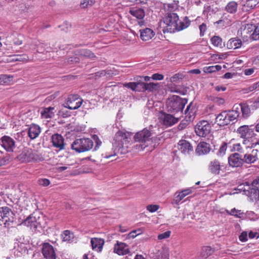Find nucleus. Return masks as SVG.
I'll list each match as a JSON object with an SVG mask.
<instances>
[{"label":"nucleus","instance_id":"1","mask_svg":"<svg viewBox=\"0 0 259 259\" xmlns=\"http://www.w3.org/2000/svg\"><path fill=\"white\" fill-rule=\"evenodd\" d=\"M131 140V134L130 132L118 131L114 137L112 150L103 154L104 157L108 159L118 154H126L128 151V144Z\"/></svg>","mask_w":259,"mask_h":259},{"label":"nucleus","instance_id":"2","mask_svg":"<svg viewBox=\"0 0 259 259\" xmlns=\"http://www.w3.org/2000/svg\"><path fill=\"white\" fill-rule=\"evenodd\" d=\"M187 103V99L178 96H174L166 102L167 110L174 114L180 113L182 115L183 114V109Z\"/></svg>","mask_w":259,"mask_h":259},{"label":"nucleus","instance_id":"3","mask_svg":"<svg viewBox=\"0 0 259 259\" xmlns=\"http://www.w3.org/2000/svg\"><path fill=\"white\" fill-rule=\"evenodd\" d=\"M17 158L20 162L24 163L36 162L42 160V157L35 150L27 147L23 149Z\"/></svg>","mask_w":259,"mask_h":259},{"label":"nucleus","instance_id":"4","mask_svg":"<svg viewBox=\"0 0 259 259\" xmlns=\"http://www.w3.org/2000/svg\"><path fill=\"white\" fill-rule=\"evenodd\" d=\"M179 20V16L176 13H166L163 18V22L165 25V26L163 29V33H174L177 31L178 22Z\"/></svg>","mask_w":259,"mask_h":259},{"label":"nucleus","instance_id":"5","mask_svg":"<svg viewBox=\"0 0 259 259\" xmlns=\"http://www.w3.org/2000/svg\"><path fill=\"white\" fill-rule=\"evenodd\" d=\"M239 116L238 111L233 110L224 111L219 113L216 117L215 123L220 126L229 124L231 121L236 119Z\"/></svg>","mask_w":259,"mask_h":259},{"label":"nucleus","instance_id":"6","mask_svg":"<svg viewBox=\"0 0 259 259\" xmlns=\"http://www.w3.org/2000/svg\"><path fill=\"white\" fill-rule=\"evenodd\" d=\"M94 146L93 141L90 138L76 139L71 144V148L77 153H82L91 150Z\"/></svg>","mask_w":259,"mask_h":259},{"label":"nucleus","instance_id":"7","mask_svg":"<svg viewBox=\"0 0 259 259\" xmlns=\"http://www.w3.org/2000/svg\"><path fill=\"white\" fill-rule=\"evenodd\" d=\"M152 139V133L147 128L138 132L134 136L135 141L141 143L142 150H144L148 146V143Z\"/></svg>","mask_w":259,"mask_h":259},{"label":"nucleus","instance_id":"8","mask_svg":"<svg viewBox=\"0 0 259 259\" xmlns=\"http://www.w3.org/2000/svg\"><path fill=\"white\" fill-rule=\"evenodd\" d=\"M226 168V163L216 158L211 160L208 165L209 172L214 176L219 175L220 174L224 172Z\"/></svg>","mask_w":259,"mask_h":259},{"label":"nucleus","instance_id":"9","mask_svg":"<svg viewBox=\"0 0 259 259\" xmlns=\"http://www.w3.org/2000/svg\"><path fill=\"white\" fill-rule=\"evenodd\" d=\"M14 213L11 208L7 206L0 207V225L9 226L13 222Z\"/></svg>","mask_w":259,"mask_h":259},{"label":"nucleus","instance_id":"10","mask_svg":"<svg viewBox=\"0 0 259 259\" xmlns=\"http://www.w3.org/2000/svg\"><path fill=\"white\" fill-rule=\"evenodd\" d=\"M194 130L197 136L205 138L210 133L211 126L208 121L203 120L197 123Z\"/></svg>","mask_w":259,"mask_h":259},{"label":"nucleus","instance_id":"11","mask_svg":"<svg viewBox=\"0 0 259 259\" xmlns=\"http://www.w3.org/2000/svg\"><path fill=\"white\" fill-rule=\"evenodd\" d=\"M82 103V100L78 95H71L68 96L65 107L71 110H75L80 107Z\"/></svg>","mask_w":259,"mask_h":259},{"label":"nucleus","instance_id":"12","mask_svg":"<svg viewBox=\"0 0 259 259\" xmlns=\"http://www.w3.org/2000/svg\"><path fill=\"white\" fill-rule=\"evenodd\" d=\"M0 144L7 152H13L15 148V142L13 139L8 136H4L0 139Z\"/></svg>","mask_w":259,"mask_h":259},{"label":"nucleus","instance_id":"13","mask_svg":"<svg viewBox=\"0 0 259 259\" xmlns=\"http://www.w3.org/2000/svg\"><path fill=\"white\" fill-rule=\"evenodd\" d=\"M178 150L185 155H189L193 152L194 149L191 143L185 140H181L178 143Z\"/></svg>","mask_w":259,"mask_h":259},{"label":"nucleus","instance_id":"14","mask_svg":"<svg viewBox=\"0 0 259 259\" xmlns=\"http://www.w3.org/2000/svg\"><path fill=\"white\" fill-rule=\"evenodd\" d=\"M41 252L46 259H56V254L54 248L49 243H43Z\"/></svg>","mask_w":259,"mask_h":259},{"label":"nucleus","instance_id":"15","mask_svg":"<svg viewBox=\"0 0 259 259\" xmlns=\"http://www.w3.org/2000/svg\"><path fill=\"white\" fill-rule=\"evenodd\" d=\"M161 123L166 127L171 126L177 123L179 118L174 117L173 115L163 112L160 118Z\"/></svg>","mask_w":259,"mask_h":259},{"label":"nucleus","instance_id":"16","mask_svg":"<svg viewBox=\"0 0 259 259\" xmlns=\"http://www.w3.org/2000/svg\"><path fill=\"white\" fill-rule=\"evenodd\" d=\"M230 166L232 167H238L241 166L244 162L242 156L238 153L231 154L228 159Z\"/></svg>","mask_w":259,"mask_h":259},{"label":"nucleus","instance_id":"17","mask_svg":"<svg viewBox=\"0 0 259 259\" xmlns=\"http://www.w3.org/2000/svg\"><path fill=\"white\" fill-rule=\"evenodd\" d=\"M114 252L119 255H124L128 253L130 250L126 243L117 241L114 246Z\"/></svg>","mask_w":259,"mask_h":259},{"label":"nucleus","instance_id":"18","mask_svg":"<svg viewBox=\"0 0 259 259\" xmlns=\"http://www.w3.org/2000/svg\"><path fill=\"white\" fill-rule=\"evenodd\" d=\"M52 142L53 146L59 150L65 149L64 139L62 135L58 134L53 135L52 137Z\"/></svg>","mask_w":259,"mask_h":259},{"label":"nucleus","instance_id":"19","mask_svg":"<svg viewBox=\"0 0 259 259\" xmlns=\"http://www.w3.org/2000/svg\"><path fill=\"white\" fill-rule=\"evenodd\" d=\"M40 222L36 216L33 214L30 215L26 219H25L22 223V225L29 227L31 229L35 230Z\"/></svg>","mask_w":259,"mask_h":259},{"label":"nucleus","instance_id":"20","mask_svg":"<svg viewBox=\"0 0 259 259\" xmlns=\"http://www.w3.org/2000/svg\"><path fill=\"white\" fill-rule=\"evenodd\" d=\"M211 149L209 144L205 142H201L197 145L195 151L198 155H202L209 153Z\"/></svg>","mask_w":259,"mask_h":259},{"label":"nucleus","instance_id":"21","mask_svg":"<svg viewBox=\"0 0 259 259\" xmlns=\"http://www.w3.org/2000/svg\"><path fill=\"white\" fill-rule=\"evenodd\" d=\"M238 134L240 135V137L244 139L243 144H245L246 139L249 138L251 136L252 131L249 128L248 125H242L240 126L237 130Z\"/></svg>","mask_w":259,"mask_h":259},{"label":"nucleus","instance_id":"22","mask_svg":"<svg viewBox=\"0 0 259 259\" xmlns=\"http://www.w3.org/2000/svg\"><path fill=\"white\" fill-rule=\"evenodd\" d=\"M104 243V240L102 238L95 237L92 238L91 240L93 250L97 252H101L102 251Z\"/></svg>","mask_w":259,"mask_h":259},{"label":"nucleus","instance_id":"23","mask_svg":"<svg viewBox=\"0 0 259 259\" xmlns=\"http://www.w3.org/2000/svg\"><path fill=\"white\" fill-rule=\"evenodd\" d=\"M196 110L195 107L192 106V102L190 103L185 111V118L187 121H191L195 118Z\"/></svg>","mask_w":259,"mask_h":259},{"label":"nucleus","instance_id":"24","mask_svg":"<svg viewBox=\"0 0 259 259\" xmlns=\"http://www.w3.org/2000/svg\"><path fill=\"white\" fill-rule=\"evenodd\" d=\"M145 10L143 8H131L129 13L133 16L137 18L138 19L142 20L145 16Z\"/></svg>","mask_w":259,"mask_h":259},{"label":"nucleus","instance_id":"25","mask_svg":"<svg viewBox=\"0 0 259 259\" xmlns=\"http://www.w3.org/2000/svg\"><path fill=\"white\" fill-rule=\"evenodd\" d=\"M40 131V128L38 125L32 124L28 129V136L31 139H35L39 136Z\"/></svg>","mask_w":259,"mask_h":259},{"label":"nucleus","instance_id":"26","mask_svg":"<svg viewBox=\"0 0 259 259\" xmlns=\"http://www.w3.org/2000/svg\"><path fill=\"white\" fill-rule=\"evenodd\" d=\"M140 37L143 41H147L151 39L155 35L154 31L149 28L140 29Z\"/></svg>","mask_w":259,"mask_h":259},{"label":"nucleus","instance_id":"27","mask_svg":"<svg viewBox=\"0 0 259 259\" xmlns=\"http://www.w3.org/2000/svg\"><path fill=\"white\" fill-rule=\"evenodd\" d=\"M257 150H253L250 153H246L244 156L243 160L246 163H254L257 160Z\"/></svg>","mask_w":259,"mask_h":259},{"label":"nucleus","instance_id":"28","mask_svg":"<svg viewBox=\"0 0 259 259\" xmlns=\"http://www.w3.org/2000/svg\"><path fill=\"white\" fill-rule=\"evenodd\" d=\"M242 45V41L240 39L235 37L232 38L227 43V47L229 49H236L240 48Z\"/></svg>","mask_w":259,"mask_h":259},{"label":"nucleus","instance_id":"29","mask_svg":"<svg viewBox=\"0 0 259 259\" xmlns=\"http://www.w3.org/2000/svg\"><path fill=\"white\" fill-rule=\"evenodd\" d=\"M14 76L10 75L2 74L0 75V84L10 85L14 83Z\"/></svg>","mask_w":259,"mask_h":259},{"label":"nucleus","instance_id":"30","mask_svg":"<svg viewBox=\"0 0 259 259\" xmlns=\"http://www.w3.org/2000/svg\"><path fill=\"white\" fill-rule=\"evenodd\" d=\"M259 3V0H246L242 5V9L245 11H249L254 9Z\"/></svg>","mask_w":259,"mask_h":259},{"label":"nucleus","instance_id":"31","mask_svg":"<svg viewBox=\"0 0 259 259\" xmlns=\"http://www.w3.org/2000/svg\"><path fill=\"white\" fill-rule=\"evenodd\" d=\"M191 23V21L187 16L184 17L179 23L178 22L177 31H179L188 27Z\"/></svg>","mask_w":259,"mask_h":259},{"label":"nucleus","instance_id":"32","mask_svg":"<svg viewBox=\"0 0 259 259\" xmlns=\"http://www.w3.org/2000/svg\"><path fill=\"white\" fill-rule=\"evenodd\" d=\"M54 110V107H52L44 108L41 111V118L44 119L51 118L54 116V113L53 112Z\"/></svg>","mask_w":259,"mask_h":259},{"label":"nucleus","instance_id":"33","mask_svg":"<svg viewBox=\"0 0 259 259\" xmlns=\"http://www.w3.org/2000/svg\"><path fill=\"white\" fill-rule=\"evenodd\" d=\"M76 53L77 55L81 56L84 57L86 58H88L92 60H94V59L96 58V56L94 55L93 53H92L90 50L87 49H80L76 51Z\"/></svg>","mask_w":259,"mask_h":259},{"label":"nucleus","instance_id":"34","mask_svg":"<svg viewBox=\"0 0 259 259\" xmlns=\"http://www.w3.org/2000/svg\"><path fill=\"white\" fill-rule=\"evenodd\" d=\"M238 5V3L235 1L230 2L226 6L225 10L228 13L234 14L237 11Z\"/></svg>","mask_w":259,"mask_h":259},{"label":"nucleus","instance_id":"35","mask_svg":"<svg viewBox=\"0 0 259 259\" xmlns=\"http://www.w3.org/2000/svg\"><path fill=\"white\" fill-rule=\"evenodd\" d=\"M192 191L190 189H186L181 191L179 194L175 198L174 201L177 204H179L180 202L186 196L191 194Z\"/></svg>","mask_w":259,"mask_h":259},{"label":"nucleus","instance_id":"36","mask_svg":"<svg viewBox=\"0 0 259 259\" xmlns=\"http://www.w3.org/2000/svg\"><path fill=\"white\" fill-rule=\"evenodd\" d=\"M214 252V249L210 246H203L201 249V255L204 258H207Z\"/></svg>","mask_w":259,"mask_h":259},{"label":"nucleus","instance_id":"37","mask_svg":"<svg viewBox=\"0 0 259 259\" xmlns=\"http://www.w3.org/2000/svg\"><path fill=\"white\" fill-rule=\"evenodd\" d=\"M118 74V71H113L111 70H102L96 73V76H105L107 77H111L113 76L116 75Z\"/></svg>","mask_w":259,"mask_h":259},{"label":"nucleus","instance_id":"38","mask_svg":"<svg viewBox=\"0 0 259 259\" xmlns=\"http://www.w3.org/2000/svg\"><path fill=\"white\" fill-rule=\"evenodd\" d=\"M242 115L244 118H247L250 115L251 111L249 105L247 103H240Z\"/></svg>","mask_w":259,"mask_h":259},{"label":"nucleus","instance_id":"39","mask_svg":"<svg viewBox=\"0 0 259 259\" xmlns=\"http://www.w3.org/2000/svg\"><path fill=\"white\" fill-rule=\"evenodd\" d=\"M61 237L63 241L69 242L73 239L74 236L72 232L69 230H66L62 232Z\"/></svg>","mask_w":259,"mask_h":259},{"label":"nucleus","instance_id":"40","mask_svg":"<svg viewBox=\"0 0 259 259\" xmlns=\"http://www.w3.org/2000/svg\"><path fill=\"white\" fill-rule=\"evenodd\" d=\"M225 211L228 214L234 216L236 218H241L244 215V213L243 212H241L240 210L236 209L235 208H234L230 210L226 209Z\"/></svg>","mask_w":259,"mask_h":259},{"label":"nucleus","instance_id":"41","mask_svg":"<svg viewBox=\"0 0 259 259\" xmlns=\"http://www.w3.org/2000/svg\"><path fill=\"white\" fill-rule=\"evenodd\" d=\"M141 84L143 85L144 90L152 92L153 91L156 90L158 84L155 83L154 82H143Z\"/></svg>","mask_w":259,"mask_h":259},{"label":"nucleus","instance_id":"42","mask_svg":"<svg viewBox=\"0 0 259 259\" xmlns=\"http://www.w3.org/2000/svg\"><path fill=\"white\" fill-rule=\"evenodd\" d=\"M211 44L215 47H220L222 48L225 46L223 43L222 39L219 36H213L210 39Z\"/></svg>","mask_w":259,"mask_h":259},{"label":"nucleus","instance_id":"43","mask_svg":"<svg viewBox=\"0 0 259 259\" xmlns=\"http://www.w3.org/2000/svg\"><path fill=\"white\" fill-rule=\"evenodd\" d=\"M185 77V75L182 73L174 74L170 78V81L173 83H179Z\"/></svg>","mask_w":259,"mask_h":259},{"label":"nucleus","instance_id":"44","mask_svg":"<svg viewBox=\"0 0 259 259\" xmlns=\"http://www.w3.org/2000/svg\"><path fill=\"white\" fill-rule=\"evenodd\" d=\"M137 4H141L143 6V8L148 11L150 7V5L152 4L151 1L150 0H132Z\"/></svg>","mask_w":259,"mask_h":259},{"label":"nucleus","instance_id":"45","mask_svg":"<svg viewBox=\"0 0 259 259\" xmlns=\"http://www.w3.org/2000/svg\"><path fill=\"white\" fill-rule=\"evenodd\" d=\"M154 259H168V255L166 251L162 248L158 251Z\"/></svg>","mask_w":259,"mask_h":259},{"label":"nucleus","instance_id":"46","mask_svg":"<svg viewBox=\"0 0 259 259\" xmlns=\"http://www.w3.org/2000/svg\"><path fill=\"white\" fill-rule=\"evenodd\" d=\"M79 58L75 56H72L68 58L65 59L64 63L70 65L78 63L79 62Z\"/></svg>","mask_w":259,"mask_h":259},{"label":"nucleus","instance_id":"47","mask_svg":"<svg viewBox=\"0 0 259 259\" xmlns=\"http://www.w3.org/2000/svg\"><path fill=\"white\" fill-rule=\"evenodd\" d=\"M140 83L139 82H126L123 84V86L124 87H126L127 88L131 89L132 91H137V87Z\"/></svg>","mask_w":259,"mask_h":259},{"label":"nucleus","instance_id":"48","mask_svg":"<svg viewBox=\"0 0 259 259\" xmlns=\"http://www.w3.org/2000/svg\"><path fill=\"white\" fill-rule=\"evenodd\" d=\"M250 37L255 40L259 39V24L255 26L253 32L250 34Z\"/></svg>","mask_w":259,"mask_h":259},{"label":"nucleus","instance_id":"49","mask_svg":"<svg viewBox=\"0 0 259 259\" xmlns=\"http://www.w3.org/2000/svg\"><path fill=\"white\" fill-rule=\"evenodd\" d=\"M95 2V0H81L80 6L82 8H85L89 6H92Z\"/></svg>","mask_w":259,"mask_h":259},{"label":"nucleus","instance_id":"50","mask_svg":"<svg viewBox=\"0 0 259 259\" xmlns=\"http://www.w3.org/2000/svg\"><path fill=\"white\" fill-rule=\"evenodd\" d=\"M227 149V144L226 142H223L221 145L218 153V155L223 156L225 154Z\"/></svg>","mask_w":259,"mask_h":259},{"label":"nucleus","instance_id":"51","mask_svg":"<svg viewBox=\"0 0 259 259\" xmlns=\"http://www.w3.org/2000/svg\"><path fill=\"white\" fill-rule=\"evenodd\" d=\"M221 69V66H209L208 67H205L204 69V71L206 72L211 73L214 72L215 70H219Z\"/></svg>","mask_w":259,"mask_h":259},{"label":"nucleus","instance_id":"52","mask_svg":"<svg viewBox=\"0 0 259 259\" xmlns=\"http://www.w3.org/2000/svg\"><path fill=\"white\" fill-rule=\"evenodd\" d=\"M252 189L256 193L258 191L259 193V177L255 179L251 183Z\"/></svg>","mask_w":259,"mask_h":259},{"label":"nucleus","instance_id":"53","mask_svg":"<svg viewBox=\"0 0 259 259\" xmlns=\"http://www.w3.org/2000/svg\"><path fill=\"white\" fill-rule=\"evenodd\" d=\"M71 27V25L67 22H65L62 25L58 26V27L61 28V30L64 32H67L69 31Z\"/></svg>","mask_w":259,"mask_h":259},{"label":"nucleus","instance_id":"54","mask_svg":"<svg viewBox=\"0 0 259 259\" xmlns=\"http://www.w3.org/2000/svg\"><path fill=\"white\" fill-rule=\"evenodd\" d=\"M159 208V206L156 204H150L146 206V209L150 212L156 211Z\"/></svg>","mask_w":259,"mask_h":259},{"label":"nucleus","instance_id":"55","mask_svg":"<svg viewBox=\"0 0 259 259\" xmlns=\"http://www.w3.org/2000/svg\"><path fill=\"white\" fill-rule=\"evenodd\" d=\"M38 184L40 186H42L44 187H47L50 184V181L48 179H39L38 180Z\"/></svg>","mask_w":259,"mask_h":259},{"label":"nucleus","instance_id":"56","mask_svg":"<svg viewBox=\"0 0 259 259\" xmlns=\"http://www.w3.org/2000/svg\"><path fill=\"white\" fill-rule=\"evenodd\" d=\"M170 234L171 232L170 231H167L164 233L159 234L157 236V238L159 240L167 239L169 237Z\"/></svg>","mask_w":259,"mask_h":259},{"label":"nucleus","instance_id":"57","mask_svg":"<svg viewBox=\"0 0 259 259\" xmlns=\"http://www.w3.org/2000/svg\"><path fill=\"white\" fill-rule=\"evenodd\" d=\"M140 234H141V231L140 230H134L128 234L127 238L128 239L134 238Z\"/></svg>","mask_w":259,"mask_h":259},{"label":"nucleus","instance_id":"58","mask_svg":"<svg viewBox=\"0 0 259 259\" xmlns=\"http://www.w3.org/2000/svg\"><path fill=\"white\" fill-rule=\"evenodd\" d=\"M233 151L242 153L243 148L240 143H235L233 144V149L232 150V151Z\"/></svg>","mask_w":259,"mask_h":259},{"label":"nucleus","instance_id":"59","mask_svg":"<svg viewBox=\"0 0 259 259\" xmlns=\"http://www.w3.org/2000/svg\"><path fill=\"white\" fill-rule=\"evenodd\" d=\"M28 57L25 55H23L22 56H17L15 57V58L13 59V60H15L16 61L23 62H25V61H26Z\"/></svg>","mask_w":259,"mask_h":259},{"label":"nucleus","instance_id":"60","mask_svg":"<svg viewBox=\"0 0 259 259\" xmlns=\"http://www.w3.org/2000/svg\"><path fill=\"white\" fill-rule=\"evenodd\" d=\"M213 102L219 105H221L225 103V100L224 98H222L215 97L213 99Z\"/></svg>","mask_w":259,"mask_h":259},{"label":"nucleus","instance_id":"61","mask_svg":"<svg viewBox=\"0 0 259 259\" xmlns=\"http://www.w3.org/2000/svg\"><path fill=\"white\" fill-rule=\"evenodd\" d=\"M94 139L95 140L96 143V145L95 147V150H97L100 147V146H101L102 142L97 135L94 136Z\"/></svg>","mask_w":259,"mask_h":259},{"label":"nucleus","instance_id":"62","mask_svg":"<svg viewBox=\"0 0 259 259\" xmlns=\"http://www.w3.org/2000/svg\"><path fill=\"white\" fill-rule=\"evenodd\" d=\"M207 29L206 25L205 23H202L199 26L200 29V36H203L205 32L206 31Z\"/></svg>","mask_w":259,"mask_h":259},{"label":"nucleus","instance_id":"63","mask_svg":"<svg viewBox=\"0 0 259 259\" xmlns=\"http://www.w3.org/2000/svg\"><path fill=\"white\" fill-rule=\"evenodd\" d=\"M239 240L242 242H245L247 240V232H243L239 236Z\"/></svg>","mask_w":259,"mask_h":259},{"label":"nucleus","instance_id":"64","mask_svg":"<svg viewBox=\"0 0 259 259\" xmlns=\"http://www.w3.org/2000/svg\"><path fill=\"white\" fill-rule=\"evenodd\" d=\"M164 78V76L162 74L159 73H155L153 74L152 76V78L153 80H162Z\"/></svg>","mask_w":259,"mask_h":259}]
</instances>
